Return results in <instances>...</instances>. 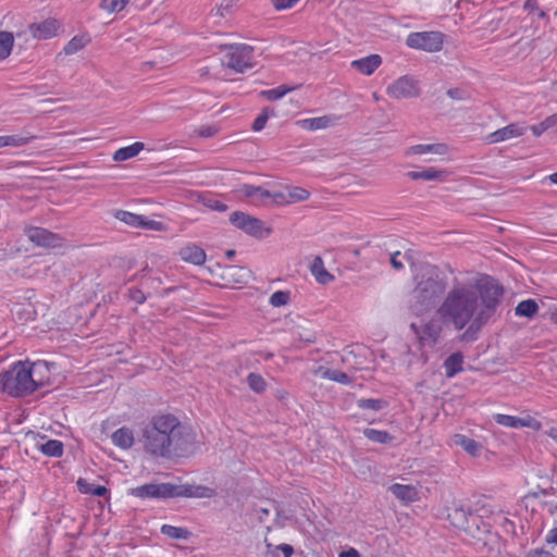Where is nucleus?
<instances>
[{
    "label": "nucleus",
    "instance_id": "nucleus-43",
    "mask_svg": "<svg viewBox=\"0 0 557 557\" xmlns=\"http://www.w3.org/2000/svg\"><path fill=\"white\" fill-rule=\"evenodd\" d=\"M310 197V193L299 186H293L288 188V202H300L305 201Z\"/></svg>",
    "mask_w": 557,
    "mask_h": 557
},
{
    "label": "nucleus",
    "instance_id": "nucleus-23",
    "mask_svg": "<svg viewBox=\"0 0 557 557\" xmlns=\"http://www.w3.org/2000/svg\"><path fill=\"white\" fill-rule=\"evenodd\" d=\"M112 443L122 449H128L134 444L133 431L127 426H122L111 435Z\"/></svg>",
    "mask_w": 557,
    "mask_h": 557
},
{
    "label": "nucleus",
    "instance_id": "nucleus-19",
    "mask_svg": "<svg viewBox=\"0 0 557 557\" xmlns=\"http://www.w3.org/2000/svg\"><path fill=\"white\" fill-rule=\"evenodd\" d=\"M447 175L446 170L435 168H426L421 171H409L407 176L412 181H443Z\"/></svg>",
    "mask_w": 557,
    "mask_h": 557
},
{
    "label": "nucleus",
    "instance_id": "nucleus-49",
    "mask_svg": "<svg viewBox=\"0 0 557 557\" xmlns=\"http://www.w3.org/2000/svg\"><path fill=\"white\" fill-rule=\"evenodd\" d=\"M127 297L137 305H143L147 300V296L141 288L138 287H129L127 290Z\"/></svg>",
    "mask_w": 557,
    "mask_h": 557
},
{
    "label": "nucleus",
    "instance_id": "nucleus-44",
    "mask_svg": "<svg viewBox=\"0 0 557 557\" xmlns=\"http://www.w3.org/2000/svg\"><path fill=\"white\" fill-rule=\"evenodd\" d=\"M138 228L162 232L165 231L166 226L163 222L150 220L147 216L141 215Z\"/></svg>",
    "mask_w": 557,
    "mask_h": 557
},
{
    "label": "nucleus",
    "instance_id": "nucleus-20",
    "mask_svg": "<svg viewBox=\"0 0 557 557\" xmlns=\"http://www.w3.org/2000/svg\"><path fill=\"white\" fill-rule=\"evenodd\" d=\"M463 355L460 351L453 352L449 355L444 363L445 375L448 379L456 376L458 373L463 371Z\"/></svg>",
    "mask_w": 557,
    "mask_h": 557
},
{
    "label": "nucleus",
    "instance_id": "nucleus-47",
    "mask_svg": "<svg viewBox=\"0 0 557 557\" xmlns=\"http://www.w3.org/2000/svg\"><path fill=\"white\" fill-rule=\"evenodd\" d=\"M523 10L528 11L529 13H536L539 18L547 17L546 12L540 8L539 2L535 0H525Z\"/></svg>",
    "mask_w": 557,
    "mask_h": 557
},
{
    "label": "nucleus",
    "instance_id": "nucleus-7",
    "mask_svg": "<svg viewBox=\"0 0 557 557\" xmlns=\"http://www.w3.org/2000/svg\"><path fill=\"white\" fill-rule=\"evenodd\" d=\"M253 48L246 44L231 45L225 58V65L237 73L252 67Z\"/></svg>",
    "mask_w": 557,
    "mask_h": 557
},
{
    "label": "nucleus",
    "instance_id": "nucleus-46",
    "mask_svg": "<svg viewBox=\"0 0 557 557\" xmlns=\"http://www.w3.org/2000/svg\"><path fill=\"white\" fill-rule=\"evenodd\" d=\"M273 507L275 509L274 524L278 528H284L286 521L292 519V512L280 509L276 505H273Z\"/></svg>",
    "mask_w": 557,
    "mask_h": 557
},
{
    "label": "nucleus",
    "instance_id": "nucleus-24",
    "mask_svg": "<svg viewBox=\"0 0 557 557\" xmlns=\"http://www.w3.org/2000/svg\"><path fill=\"white\" fill-rule=\"evenodd\" d=\"M448 151V147L446 144H418L411 146L407 150V154H425V153H435V154H445Z\"/></svg>",
    "mask_w": 557,
    "mask_h": 557
},
{
    "label": "nucleus",
    "instance_id": "nucleus-1",
    "mask_svg": "<svg viewBox=\"0 0 557 557\" xmlns=\"http://www.w3.org/2000/svg\"><path fill=\"white\" fill-rule=\"evenodd\" d=\"M505 288L495 277L484 274L473 286L456 284L445 296L438 314L457 331L463 330L458 339L474 343L483 327L493 320L502 306Z\"/></svg>",
    "mask_w": 557,
    "mask_h": 557
},
{
    "label": "nucleus",
    "instance_id": "nucleus-59",
    "mask_svg": "<svg viewBox=\"0 0 557 557\" xmlns=\"http://www.w3.org/2000/svg\"><path fill=\"white\" fill-rule=\"evenodd\" d=\"M530 129L536 137H540L544 132L548 131L543 121L536 125H531Z\"/></svg>",
    "mask_w": 557,
    "mask_h": 557
},
{
    "label": "nucleus",
    "instance_id": "nucleus-15",
    "mask_svg": "<svg viewBox=\"0 0 557 557\" xmlns=\"http://www.w3.org/2000/svg\"><path fill=\"white\" fill-rule=\"evenodd\" d=\"M527 127L520 123H511L488 135L490 143L496 144L511 138L520 137L525 133Z\"/></svg>",
    "mask_w": 557,
    "mask_h": 557
},
{
    "label": "nucleus",
    "instance_id": "nucleus-53",
    "mask_svg": "<svg viewBox=\"0 0 557 557\" xmlns=\"http://www.w3.org/2000/svg\"><path fill=\"white\" fill-rule=\"evenodd\" d=\"M141 278V285L146 287H158L162 284V280L160 277L147 276L146 274H143Z\"/></svg>",
    "mask_w": 557,
    "mask_h": 557
},
{
    "label": "nucleus",
    "instance_id": "nucleus-6",
    "mask_svg": "<svg viewBox=\"0 0 557 557\" xmlns=\"http://www.w3.org/2000/svg\"><path fill=\"white\" fill-rule=\"evenodd\" d=\"M228 220L236 228L255 238H264L271 233V230L264 227V224L260 219L243 211H234L230 215Z\"/></svg>",
    "mask_w": 557,
    "mask_h": 557
},
{
    "label": "nucleus",
    "instance_id": "nucleus-40",
    "mask_svg": "<svg viewBox=\"0 0 557 557\" xmlns=\"http://www.w3.org/2000/svg\"><path fill=\"white\" fill-rule=\"evenodd\" d=\"M249 274V270L243 267L231 265L225 268V275L234 278L235 283H247Z\"/></svg>",
    "mask_w": 557,
    "mask_h": 557
},
{
    "label": "nucleus",
    "instance_id": "nucleus-2",
    "mask_svg": "<svg viewBox=\"0 0 557 557\" xmlns=\"http://www.w3.org/2000/svg\"><path fill=\"white\" fill-rule=\"evenodd\" d=\"M138 442L157 458L185 457L194 451V436L173 414L153 416L141 428Z\"/></svg>",
    "mask_w": 557,
    "mask_h": 557
},
{
    "label": "nucleus",
    "instance_id": "nucleus-39",
    "mask_svg": "<svg viewBox=\"0 0 557 557\" xmlns=\"http://www.w3.org/2000/svg\"><path fill=\"white\" fill-rule=\"evenodd\" d=\"M113 215L119 221H121L132 227H135V228H138V225L140 223V216H141L140 214H136V213L125 211V210H115Z\"/></svg>",
    "mask_w": 557,
    "mask_h": 557
},
{
    "label": "nucleus",
    "instance_id": "nucleus-64",
    "mask_svg": "<svg viewBox=\"0 0 557 557\" xmlns=\"http://www.w3.org/2000/svg\"><path fill=\"white\" fill-rule=\"evenodd\" d=\"M339 557H360V554L355 548H349L347 552H343Z\"/></svg>",
    "mask_w": 557,
    "mask_h": 557
},
{
    "label": "nucleus",
    "instance_id": "nucleus-52",
    "mask_svg": "<svg viewBox=\"0 0 557 557\" xmlns=\"http://www.w3.org/2000/svg\"><path fill=\"white\" fill-rule=\"evenodd\" d=\"M299 0H271L272 5L277 11L290 9Z\"/></svg>",
    "mask_w": 557,
    "mask_h": 557
},
{
    "label": "nucleus",
    "instance_id": "nucleus-4",
    "mask_svg": "<svg viewBox=\"0 0 557 557\" xmlns=\"http://www.w3.org/2000/svg\"><path fill=\"white\" fill-rule=\"evenodd\" d=\"M39 368L48 369L47 362H38L33 366L22 361L14 362L0 374L2 392L12 397H24L33 394L42 386V383H38L33 379V371Z\"/></svg>",
    "mask_w": 557,
    "mask_h": 557
},
{
    "label": "nucleus",
    "instance_id": "nucleus-5",
    "mask_svg": "<svg viewBox=\"0 0 557 557\" xmlns=\"http://www.w3.org/2000/svg\"><path fill=\"white\" fill-rule=\"evenodd\" d=\"M445 35L438 30L412 32L406 38L410 49L438 52L443 49Z\"/></svg>",
    "mask_w": 557,
    "mask_h": 557
},
{
    "label": "nucleus",
    "instance_id": "nucleus-33",
    "mask_svg": "<svg viewBox=\"0 0 557 557\" xmlns=\"http://www.w3.org/2000/svg\"><path fill=\"white\" fill-rule=\"evenodd\" d=\"M298 123L306 129L317 131L329 127L331 124V117L324 115L319 117L305 119Z\"/></svg>",
    "mask_w": 557,
    "mask_h": 557
},
{
    "label": "nucleus",
    "instance_id": "nucleus-37",
    "mask_svg": "<svg viewBox=\"0 0 557 557\" xmlns=\"http://www.w3.org/2000/svg\"><path fill=\"white\" fill-rule=\"evenodd\" d=\"M13 45V34L10 32H0V60H4L11 54Z\"/></svg>",
    "mask_w": 557,
    "mask_h": 557
},
{
    "label": "nucleus",
    "instance_id": "nucleus-16",
    "mask_svg": "<svg viewBox=\"0 0 557 557\" xmlns=\"http://www.w3.org/2000/svg\"><path fill=\"white\" fill-rule=\"evenodd\" d=\"M180 258L194 265H202L206 262V251L196 244H188L178 251Z\"/></svg>",
    "mask_w": 557,
    "mask_h": 557
},
{
    "label": "nucleus",
    "instance_id": "nucleus-10",
    "mask_svg": "<svg viewBox=\"0 0 557 557\" xmlns=\"http://www.w3.org/2000/svg\"><path fill=\"white\" fill-rule=\"evenodd\" d=\"M387 95L394 99L412 98L419 95V88L412 77L405 75L387 87Z\"/></svg>",
    "mask_w": 557,
    "mask_h": 557
},
{
    "label": "nucleus",
    "instance_id": "nucleus-12",
    "mask_svg": "<svg viewBox=\"0 0 557 557\" xmlns=\"http://www.w3.org/2000/svg\"><path fill=\"white\" fill-rule=\"evenodd\" d=\"M216 494L215 490L205 485L196 484H175L174 498L187 497V498H212Z\"/></svg>",
    "mask_w": 557,
    "mask_h": 557
},
{
    "label": "nucleus",
    "instance_id": "nucleus-28",
    "mask_svg": "<svg viewBox=\"0 0 557 557\" xmlns=\"http://www.w3.org/2000/svg\"><path fill=\"white\" fill-rule=\"evenodd\" d=\"M144 149V144L136 141L129 146L117 149L113 154L114 161H125L136 157Z\"/></svg>",
    "mask_w": 557,
    "mask_h": 557
},
{
    "label": "nucleus",
    "instance_id": "nucleus-36",
    "mask_svg": "<svg viewBox=\"0 0 557 557\" xmlns=\"http://www.w3.org/2000/svg\"><path fill=\"white\" fill-rule=\"evenodd\" d=\"M411 329L414 331L417 335L420 336L421 339L430 338L435 343L440 336V327H437L433 323L424 324L422 326L421 333L414 323L411 324Z\"/></svg>",
    "mask_w": 557,
    "mask_h": 557
},
{
    "label": "nucleus",
    "instance_id": "nucleus-11",
    "mask_svg": "<svg viewBox=\"0 0 557 557\" xmlns=\"http://www.w3.org/2000/svg\"><path fill=\"white\" fill-rule=\"evenodd\" d=\"M493 420L499 425L511 429L529 428L539 431L542 428V423L531 416L519 418L510 414L496 413L493 416Z\"/></svg>",
    "mask_w": 557,
    "mask_h": 557
},
{
    "label": "nucleus",
    "instance_id": "nucleus-56",
    "mask_svg": "<svg viewBox=\"0 0 557 557\" xmlns=\"http://www.w3.org/2000/svg\"><path fill=\"white\" fill-rule=\"evenodd\" d=\"M525 557H557L554 554H552L548 550H545L544 548H534L530 549Z\"/></svg>",
    "mask_w": 557,
    "mask_h": 557
},
{
    "label": "nucleus",
    "instance_id": "nucleus-14",
    "mask_svg": "<svg viewBox=\"0 0 557 557\" xmlns=\"http://www.w3.org/2000/svg\"><path fill=\"white\" fill-rule=\"evenodd\" d=\"M60 24L54 18H47L40 23H34L29 26L30 33L36 39H49L57 36Z\"/></svg>",
    "mask_w": 557,
    "mask_h": 557
},
{
    "label": "nucleus",
    "instance_id": "nucleus-13",
    "mask_svg": "<svg viewBox=\"0 0 557 557\" xmlns=\"http://www.w3.org/2000/svg\"><path fill=\"white\" fill-rule=\"evenodd\" d=\"M239 193L251 200H259L263 201L267 198H272L275 202H280L285 199V196L283 193H271L268 189H264L261 186H255L250 184H244L239 188Z\"/></svg>",
    "mask_w": 557,
    "mask_h": 557
},
{
    "label": "nucleus",
    "instance_id": "nucleus-50",
    "mask_svg": "<svg viewBox=\"0 0 557 557\" xmlns=\"http://www.w3.org/2000/svg\"><path fill=\"white\" fill-rule=\"evenodd\" d=\"M446 94L450 99L459 100V101L467 100L470 98L469 92L462 88H450L447 90Z\"/></svg>",
    "mask_w": 557,
    "mask_h": 557
},
{
    "label": "nucleus",
    "instance_id": "nucleus-55",
    "mask_svg": "<svg viewBox=\"0 0 557 557\" xmlns=\"http://www.w3.org/2000/svg\"><path fill=\"white\" fill-rule=\"evenodd\" d=\"M78 491L82 494H91V490H94V484L89 483L87 480L79 478L76 482Z\"/></svg>",
    "mask_w": 557,
    "mask_h": 557
},
{
    "label": "nucleus",
    "instance_id": "nucleus-3",
    "mask_svg": "<svg viewBox=\"0 0 557 557\" xmlns=\"http://www.w3.org/2000/svg\"><path fill=\"white\" fill-rule=\"evenodd\" d=\"M417 285L412 290L410 310L416 315H421L431 310L438 298L445 293L446 281L435 265H426L416 276Z\"/></svg>",
    "mask_w": 557,
    "mask_h": 557
},
{
    "label": "nucleus",
    "instance_id": "nucleus-54",
    "mask_svg": "<svg viewBox=\"0 0 557 557\" xmlns=\"http://www.w3.org/2000/svg\"><path fill=\"white\" fill-rule=\"evenodd\" d=\"M400 256H401L400 251H395V252L391 253V257H389L391 265L396 271H400L405 268L404 263L399 259Z\"/></svg>",
    "mask_w": 557,
    "mask_h": 557
},
{
    "label": "nucleus",
    "instance_id": "nucleus-41",
    "mask_svg": "<svg viewBox=\"0 0 557 557\" xmlns=\"http://www.w3.org/2000/svg\"><path fill=\"white\" fill-rule=\"evenodd\" d=\"M131 0H101L99 8L108 13L121 12Z\"/></svg>",
    "mask_w": 557,
    "mask_h": 557
},
{
    "label": "nucleus",
    "instance_id": "nucleus-27",
    "mask_svg": "<svg viewBox=\"0 0 557 557\" xmlns=\"http://www.w3.org/2000/svg\"><path fill=\"white\" fill-rule=\"evenodd\" d=\"M37 448L45 456L60 458L64 453V445L59 440H47L45 443H38Z\"/></svg>",
    "mask_w": 557,
    "mask_h": 557
},
{
    "label": "nucleus",
    "instance_id": "nucleus-38",
    "mask_svg": "<svg viewBox=\"0 0 557 557\" xmlns=\"http://www.w3.org/2000/svg\"><path fill=\"white\" fill-rule=\"evenodd\" d=\"M246 381L249 388L257 394H262L267 389L268 384L259 373H249Z\"/></svg>",
    "mask_w": 557,
    "mask_h": 557
},
{
    "label": "nucleus",
    "instance_id": "nucleus-57",
    "mask_svg": "<svg viewBox=\"0 0 557 557\" xmlns=\"http://www.w3.org/2000/svg\"><path fill=\"white\" fill-rule=\"evenodd\" d=\"M547 129H554V133L557 135V113H554L543 120Z\"/></svg>",
    "mask_w": 557,
    "mask_h": 557
},
{
    "label": "nucleus",
    "instance_id": "nucleus-42",
    "mask_svg": "<svg viewBox=\"0 0 557 557\" xmlns=\"http://www.w3.org/2000/svg\"><path fill=\"white\" fill-rule=\"evenodd\" d=\"M290 90H292V88H287L286 86L281 85L276 88L262 90L260 92V96L265 98L269 101H275V100L283 98Z\"/></svg>",
    "mask_w": 557,
    "mask_h": 557
},
{
    "label": "nucleus",
    "instance_id": "nucleus-45",
    "mask_svg": "<svg viewBox=\"0 0 557 557\" xmlns=\"http://www.w3.org/2000/svg\"><path fill=\"white\" fill-rule=\"evenodd\" d=\"M289 298H290L289 292L277 290L270 296L269 302L273 307H281V306L287 305L289 301Z\"/></svg>",
    "mask_w": 557,
    "mask_h": 557
},
{
    "label": "nucleus",
    "instance_id": "nucleus-35",
    "mask_svg": "<svg viewBox=\"0 0 557 557\" xmlns=\"http://www.w3.org/2000/svg\"><path fill=\"white\" fill-rule=\"evenodd\" d=\"M471 515V510L463 506L456 507L453 512L448 513L451 522L455 527L463 528L468 523V516Z\"/></svg>",
    "mask_w": 557,
    "mask_h": 557
},
{
    "label": "nucleus",
    "instance_id": "nucleus-25",
    "mask_svg": "<svg viewBox=\"0 0 557 557\" xmlns=\"http://www.w3.org/2000/svg\"><path fill=\"white\" fill-rule=\"evenodd\" d=\"M315 374L320 375L323 379L337 382L343 385H350L352 383V379L347 373L341 370H333L324 367H319L315 371Z\"/></svg>",
    "mask_w": 557,
    "mask_h": 557
},
{
    "label": "nucleus",
    "instance_id": "nucleus-17",
    "mask_svg": "<svg viewBox=\"0 0 557 557\" xmlns=\"http://www.w3.org/2000/svg\"><path fill=\"white\" fill-rule=\"evenodd\" d=\"M382 58L379 54H370L368 57L354 60L351 67L364 75H371L381 65Z\"/></svg>",
    "mask_w": 557,
    "mask_h": 557
},
{
    "label": "nucleus",
    "instance_id": "nucleus-63",
    "mask_svg": "<svg viewBox=\"0 0 557 557\" xmlns=\"http://www.w3.org/2000/svg\"><path fill=\"white\" fill-rule=\"evenodd\" d=\"M270 508L260 507L257 509L259 521L262 523L265 521V517L270 515Z\"/></svg>",
    "mask_w": 557,
    "mask_h": 557
},
{
    "label": "nucleus",
    "instance_id": "nucleus-22",
    "mask_svg": "<svg viewBox=\"0 0 557 557\" xmlns=\"http://www.w3.org/2000/svg\"><path fill=\"white\" fill-rule=\"evenodd\" d=\"M36 136L32 135L29 132H22L16 135H4L0 136V148L3 147H22L29 144L34 140Z\"/></svg>",
    "mask_w": 557,
    "mask_h": 557
},
{
    "label": "nucleus",
    "instance_id": "nucleus-32",
    "mask_svg": "<svg viewBox=\"0 0 557 557\" xmlns=\"http://www.w3.org/2000/svg\"><path fill=\"white\" fill-rule=\"evenodd\" d=\"M357 406L360 409L381 411L388 406V401L383 398H360L357 400Z\"/></svg>",
    "mask_w": 557,
    "mask_h": 557
},
{
    "label": "nucleus",
    "instance_id": "nucleus-18",
    "mask_svg": "<svg viewBox=\"0 0 557 557\" xmlns=\"http://www.w3.org/2000/svg\"><path fill=\"white\" fill-rule=\"evenodd\" d=\"M453 443L461 447L466 453H468L472 457H476L481 454L482 445L475 440L465 435V434H455L453 436Z\"/></svg>",
    "mask_w": 557,
    "mask_h": 557
},
{
    "label": "nucleus",
    "instance_id": "nucleus-62",
    "mask_svg": "<svg viewBox=\"0 0 557 557\" xmlns=\"http://www.w3.org/2000/svg\"><path fill=\"white\" fill-rule=\"evenodd\" d=\"M546 542L557 545V527L549 530V532L546 535Z\"/></svg>",
    "mask_w": 557,
    "mask_h": 557
},
{
    "label": "nucleus",
    "instance_id": "nucleus-51",
    "mask_svg": "<svg viewBox=\"0 0 557 557\" xmlns=\"http://www.w3.org/2000/svg\"><path fill=\"white\" fill-rule=\"evenodd\" d=\"M205 206L213 211L224 212L227 210V206L214 198H209L205 201Z\"/></svg>",
    "mask_w": 557,
    "mask_h": 557
},
{
    "label": "nucleus",
    "instance_id": "nucleus-60",
    "mask_svg": "<svg viewBox=\"0 0 557 557\" xmlns=\"http://www.w3.org/2000/svg\"><path fill=\"white\" fill-rule=\"evenodd\" d=\"M107 494H109V490L103 485H94V490H91V494L94 496L98 497H104Z\"/></svg>",
    "mask_w": 557,
    "mask_h": 557
},
{
    "label": "nucleus",
    "instance_id": "nucleus-48",
    "mask_svg": "<svg viewBox=\"0 0 557 557\" xmlns=\"http://www.w3.org/2000/svg\"><path fill=\"white\" fill-rule=\"evenodd\" d=\"M269 120V109L264 108L262 112L255 119L252 123V131L260 132L264 128L267 122Z\"/></svg>",
    "mask_w": 557,
    "mask_h": 557
},
{
    "label": "nucleus",
    "instance_id": "nucleus-61",
    "mask_svg": "<svg viewBox=\"0 0 557 557\" xmlns=\"http://www.w3.org/2000/svg\"><path fill=\"white\" fill-rule=\"evenodd\" d=\"M277 549L283 553L284 557H292L294 554V548L289 544H285V543L280 544L277 546Z\"/></svg>",
    "mask_w": 557,
    "mask_h": 557
},
{
    "label": "nucleus",
    "instance_id": "nucleus-29",
    "mask_svg": "<svg viewBox=\"0 0 557 557\" xmlns=\"http://www.w3.org/2000/svg\"><path fill=\"white\" fill-rule=\"evenodd\" d=\"M539 311V305L534 299L520 301L515 308V314L518 317L533 318Z\"/></svg>",
    "mask_w": 557,
    "mask_h": 557
},
{
    "label": "nucleus",
    "instance_id": "nucleus-30",
    "mask_svg": "<svg viewBox=\"0 0 557 557\" xmlns=\"http://www.w3.org/2000/svg\"><path fill=\"white\" fill-rule=\"evenodd\" d=\"M363 435L369 441L380 444H391L395 438L389 432L376 429H364Z\"/></svg>",
    "mask_w": 557,
    "mask_h": 557
},
{
    "label": "nucleus",
    "instance_id": "nucleus-34",
    "mask_svg": "<svg viewBox=\"0 0 557 557\" xmlns=\"http://www.w3.org/2000/svg\"><path fill=\"white\" fill-rule=\"evenodd\" d=\"M90 39L86 36H74L63 48L62 52L66 55L74 54L89 44Z\"/></svg>",
    "mask_w": 557,
    "mask_h": 557
},
{
    "label": "nucleus",
    "instance_id": "nucleus-21",
    "mask_svg": "<svg viewBox=\"0 0 557 557\" xmlns=\"http://www.w3.org/2000/svg\"><path fill=\"white\" fill-rule=\"evenodd\" d=\"M392 494L399 500L412 503L418 500V490L413 485L395 483L389 486Z\"/></svg>",
    "mask_w": 557,
    "mask_h": 557
},
{
    "label": "nucleus",
    "instance_id": "nucleus-26",
    "mask_svg": "<svg viewBox=\"0 0 557 557\" xmlns=\"http://www.w3.org/2000/svg\"><path fill=\"white\" fill-rule=\"evenodd\" d=\"M311 274L314 276L318 283L326 285L334 281V275H332L323 264V260L321 257H315L311 267Z\"/></svg>",
    "mask_w": 557,
    "mask_h": 557
},
{
    "label": "nucleus",
    "instance_id": "nucleus-8",
    "mask_svg": "<svg viewBox=\"0 0 557 557\" xmlns=\"http://www.w3.org/2000/svg\"><path fill=\"white\" fill-rule=\"evenodd\" d=\"M175 484L148 483L131 490L129 494L140 499H166L174 498Z\"/></svg>",
    "mask_w": 557,
    "mask_h": 557
},
{
    "label": "nucleus",
    "instance_id": "nucleus-9",
    "mask_svg": "<svg viewBox=\"0 0 557 557\" xmlns=\"http://www.w3.org/2000/svg\"><path fill=\"white\" fill-rule=\"evenodd\" d=\"M25 236L34 245L45 248H53L60 246L61 236L39 226H27L24 230Z\"/></svg>",
    "mask_w": 557,
    "mask_h": 557
},
{
    "label": "nucleus",
    "instance_id": "nucleus-31",
    "mask_svg": "<svg viewBox=\"0 0 557 557\" xmlns=\"http://www.w3.org/2000/svg\"><path fill=\"white\" fill-rule=\"evenodd\" d=\"M161 533L171 539L184 541L188 540L191 535V532L188 529L171 524H163L161 527Z\"/></svg>",
    "mask_w": 557,
    "mask_h": 557
},
{
    "label": "nucleus",
    "instance_id": "nucleus-58",
    "mask_svg": "<svg viewBox=\"0 0 557 557\" xmlns=\"http://www.w3.org/2000/svg\"><path fill=\"white\" fill-rule=\"evenodd\" d=\"M198 133L201 137L209 138L214 136L218 129L214 126H201Z\"/></svg>",
    "mask_w": 557,
    "mask_h": 557
}]
</instances>
